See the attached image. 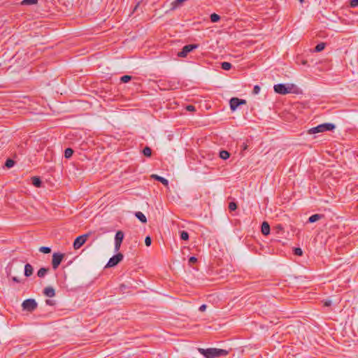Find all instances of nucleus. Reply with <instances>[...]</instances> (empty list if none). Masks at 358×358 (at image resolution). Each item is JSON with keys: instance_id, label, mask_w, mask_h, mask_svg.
Wrapping results in <instances>:
<instances>
[{"instance_id": "17", "label": "nucleus", "mask_w": 358, "mask_h": 358, "mask_svg": "<svg viewBox=\"0 0 358 358\" xmlns=\"http://www.w3.org/2000/svg\"><path fill=\"white\" fill-rule=\"evenodd\" d=\"M49 270V268H41L37 272L38 277L43 278L48 273Z\"/></svg>"}, {"instance_id": "16", "label": "nucleus", "mask_w": 358, "mask_h": 358, "mask_svg": "<svg viewBox=\"0 0 358 358\" xmlns=\"http://www.w3.org/2000/svg\"><path fill=\"white\" fill-rule=\"evenodd\" d=\"M323 216H324L323 215H320V214H314L308 218V222L310 223L315 222L320 220L322 217H323Z\"/></svg>"}, {"instance_id": "6", "label": "nucleus", "mask_w": 358, "mask_h": 358, "mask_svg": "<svg viewBox=\"0 0 358 358\" xmlns=\"http://www.w3.org/2000/svg\"><path fill=\"white\" fill-rule=\"evenodd\" d=\"M199 47L197 44H189L185 45L182 50L178 53V56L180 57H185L189 52Z\"/></svg>"}, {"instance_id": "5", "label": "nucleus", "mask_w": 358, "mask_h": 358, "mask_svg": "<svg viewBox=\"0 0 358 358\" xmlns=\"http://www.w3.org/2000/svg\"><path fill=\"white\" fill-rule=\"evenodd\" d=\"M123 255L120 252L116 254L115 255L113 256L110 259L108 260L106 267H113L118 264L122 259H123Z\"/></svg>"}, {"instance_id": "4", "label": "nucleus", "mask_w": 358, "mask_h": 358, "mask_svg": "<svg viewBox=\"0 0 358 358\" xmlns=\"http://www.w3.org/2000/svg\"><path fill=\"white\" fill-rule=\"evenodd\" d=\"M22 306L24 310L31 312L37 308V303L33 299H28L22 302Z\"/></svg>"}, {"instance_id": "42", "label": "nucleus", "mask_w": 358, "mask_h": 358, "mask_svg": "<svg viewBox=\"0 0 358 358\" xmlns=\"http://www.w3.org/2000/svg\"><path fill=\"white\" fill-rule=\"evenodd\" d=\"M330 305V302H326L325 303V306H329Z\"/></svg>"}, {"instance_id": "34", "label": "nucleus", "mask_w": 358, "mask_h": 358, "mask_svg": "<svg viewBox=\"0 0 358 358\" xmlns=\"http://www.w3.org/2000/svg\"><path fill=\"white\" fill-rule=\"evenodd\" d=\"M260 92V87L259 85H255L253 88V94H259Z\"/></svg>"}, {"instance_id": "3", "label": "nucleus", "mask_w": 358, "mask_h": 358, "mask_svg": "<svg viewBox=\"0 0 358 358\" xmlns=\"http://www.w3.org/2000/svg\"><path fill=\"white\" fill-rule=\"evenodd\" d=\"M292 87H293L292 85H291V87H289V86L287 87L285 84L280 83V84L275 85L273 88H274V91L276 93L284 95V94L290 93L292 92Z\"/></svg>"}, {"instance_id": "11", "label": "nucleus", "mask_w": 358, "mask_h": 358, "mask_svg": "<svg viewBox=\"0 0 358 358\" xmlns=\"http://www.w3.org/2000/svg\"><path fill=\"white\" fill-rule=\"evenodd\" d=\"M43 294L48 297H53L55 296V291L52 287H46L43 289Z\"/></svg>"}, {"instance_id": "19", "label": "nucleus", "mask_w": 358, "mask_h": 358, "mask_svg": "<svg viewBox=\"0 0 358 358\" xmlns=\"http://www.w3.org/2000/svg\"><path fill=\"white\" fill-rule=\"evenodd\" d=\"M219 155L221 159H224V160L227 159L230 157L229 152L227 150L220 151Z\"/></svg>"}, {"instance_id": "24", "label": "nucleus", "mask_w": 358, "mask_h": 358, "mask_svg": "<svg viewBox=\"0 0 358 358\" xmlns=\"http://www.w3.org/2000/svg\"><path fill=\"white\" fill-rule=\"evenodd\" d=\"M210 20L212 22H217L220 20V17L219 15L216 14V13H213L210 15Z\"/></svg>"}, {"instance_id": "35", "label": "nucleus", "mask_w": 358, "mask_h": 358, "mask_svg": "<svg viewBox=\"0 0 358 358\" xmlns=\"http://www.w3.org/2000/svg\"><path fill=\"white\" fill-rule=\"evenodd\" d=\"M350 6L352 8H355L358 6V0H351Z\"/></svg>"}, {"instance_id": "18", "label": "nucleus", "mask_w": 358, "mask_h": 358, "mask_svg": "<svg viewBox=\"0 0 358 358\" xmlns=\"http://www.w3.org/2000/svg\"><path fill=\"white\" fill-rule=\"evenodd\" d=\"M31 180H32V184L35 187H40L41 186V180L38 177L34 176L31 178Z\"/></svg>"}, {"instance_id": "20", "label": "nucleus", "mask_w": 358, "mask_h": 358, "mask_svg": "<svg viewBox=\"0 0 358 358\" xmlns=\"http://www.w3.org/2000/svg\"><path fill=\"white\" fill-rule=\"evenodd\" d=\"M38 3V0H23L21 1V5L27 6V5H32L36 4Z\"/></svg>"}, {"instance_id": "38", "label": "nucleus", "mask_w": 358, "mask_h": 358, "mask_svg": "<svg viewBox=\"0 0 358 358\" xmlns=\"http://www.w3.org/2000/svg\"><path fill=\"white\" fill-rule=\"evenodd\" d=\"M206 305H205V304L201 305V306L199 307V310L200 311H201V312L205 311V310H206Z\"/></svg>"}, {"instance_id": "15", "label": "nucleus", "mask_w": 358, "mask_h": 358, "mask_svg": "<svg viewBox=\"0 0 358 358\" xmlns=\"http://www.w3.org/2000/svg\"><path fill=\"white\" fill-rule=\"evenodd\" d=\"M135 216L142 222V223H146L147 222V218L145 216V215L140 211H138L135 213Z\"/></svg>"}, {"instance_id": "33", "label": "nucleus", "mask_w": 358, "mask_h": 358, "mask_svg": "<svg viewBox=\"0 0 358 358\" xmlns=\"http://www.w3.org/2000/svg\"><path fill=\"white\" fill-rule=\"evenodd\" d=\"M45 303L48 306H52L55 305V301L52 299H47Z\"/></svg>"}, {"instance_id": "8", "label": "nucleus", "mask_w": 358, "mask_h": 358, "mask_svg": "<svg viewBox=\"0 0 358 358\" xmlns=\"http://www.w3.org/2000/svg\"><path fill=\"white\" fill-rule=\"evenodd\" d=\"M88 236V234L78 236L73 242L74 249H79L86 242Z\"/></svg>"}, {"instance_id": "13", "label": "nucleus", "mask_w": 358, "mask_h": 358, "mask_svg": "<svg viewBox=\"0 0 358 358\" xmlns=\"http://www.w3.org/2000/svg\"><path fill=\"white\" fill-rule=\"evenodd\" d=\"M262 233L264 235H268L270 233V226L267 222H264L262 224Z\"/></svg>"}, {"instance_id": "40", "label": "nucleus", "mask_w": 358, "mask_h": 358, "mask_svg": "<svg viewBox=\"0 0 358 358\" xmlns=\"http://www.w3.org/2000/svg\"><path fill=\"white\" fill-rule=\"evenodd\" d=\"M282 229V226H281V225H279V226L278 227V229Z\"/></svg>"}, {"instance_id": "22", "label": "nucleus", "mask_w": 358, "mask_h": 358, "mask_svg": "<svg viewBox=\"0 0 358 358\" xmlns=\"http://www.w3.org/2000/svg\"><path fill=\"white\" fill-rule=\"evenodd\" d=\"M324 48H325V43H318L315 48V52H320V51L323 50L324 49Z\"/></svg>"}, {"instance_id": "9", "label": "nucleus", "mask_w": 358, "mask_h": 358, "mask_svg": "<svg viewBox=\"0 0 358 358\" xmlns=\"http://www.w3.org/2000/svg\"><path fill=\"white\" fill-rule=\"evenodd\" d=\"M64 254L62 253H54L52 255V268L54 269H57L59 264H61L63 258H64Z\"/></svg>"}, {"instance_id": "10", "label": "nucleus", "mask_w": 358, "mask_h": 358, "mask_svg": "<svg viewBox=\"0 0 358 358\" xmlns=\"http://www.w3.org/2000/svg\"><path fill=\"white\" fill-rule=\"evenodd\" d=\"M124 238V233L122 231H117L115 236V251H119L121 243Z\"/></svg>"}, {"instance_id": "29", "label": "nucleus", "mask_w": 358, "mask_h": 358, "mask_svg": "<svg viewBox=\"0 0 358 358\" xmlns=\"http://www.w3.org/2000/svg\"><path fill=\"white\" fill-rule=\"evenodd\" d=\"M14 164L15 162L13 159H8L6 162L5 166L8 168H11L14 166Z\"/></svg>"}, {"instance_id": "23", "label": "nucleus", "mask_w": 358, "mask_h": 358, "mask_svg": "<svg viewBox=\"0 0 358 358\" xmlns=\"http://www.w3.org/2000/svg\"><path fill=\"white\" fill-rule=\"evenodd\" d=\"M221 67L222 69L228 71V70L231 69V64L229 62H224L222 63Z\"/></svg>"}, {"instance_id": "21", "label": "nucleus", "mask_w": 358, "mask_h": 358, "mask_svg": "<svg viewBox=\"0 0 358 358\" xmlns=\"http://www.w3.org/2000/svg\"><path fill=\"white\" fill-rule=\"evenodd\" d=\"M73 150L70 148H66L64 151V157L66 159H69L73 155Z\"/></svg>"}, {"instance_id": "32", "label": "nucleus", "mask_w": 358, "mask_h": 358, "mask_svg": "<svg viewBox=\"0 0 358 358\" xmlns=\"http://www.w3.org/2000/svg\"><path fill=\"white\" fill-rule=\"evenodd\" d=\"M151 243H152L151 238L148 236H146L145 238V243L146 246H150L151 245Z\"/></svg>"}, {"instance_id": "25", "label": "nucleus", "mask_w": 358, "mask_h": 358, "mask_svg": "<svg viewBox=\"0 0 358 358\" xmlns=\"http://www.w3.org/2000/svg\"><path fill=\"white\" fill-rule=\"evenodd\" d=\"M143 155H144L145 156H146V157H150V156H151V155H152V150H151L149 147L146 146V147H145V148H144V149L143 150Z\"/></svg>"}, {"instance_id": "26", "label": "nucleus", "mask_w": 358, "mask_h": 358, "mask_svg": "<svg viewBox=\"0 0 358 358\" xmlns=\"http://www.w3.org/2000/svg\"><path fill=\"white\" fill-rule=\"evenodd\" d=\"M180 238L183 241H187L189 239V234L185 231H182L180 232Z\"/></svg>"}, {"instance_id": "37", "label": "nucleus", "mask_w": 358, "mask_h": 358, "mask_svg": "<svg viewBox=\"0 0 358 358\" xmlns=\"http://www.w3.org/2000/svg\"><path fill=\"white\" fill-rule=\"evenodd\" d=\"M196 261H197V259L195 257H191L189 259V264H194L195 262H196Z\"/></svg>"}, {"instance_id": "27", "label": "nucleus", "mask_w": 358, "mask_h": 358, "mask_svg": "<svg viewBox=\"0 0 358 358\" xmlns=\"http://www.w3.org/2000/svg\"><path fill=\"white\" fill-rule=\"evenodd\" d=\"M41 252L48 254L51 252V249L49 247L42 246L39 248Z\"/></svg>"}, {"instance_id": "7", "label": "nucleus", "mask_w": 358, "mask_h": 358, "mask_svg": "<svg viewBox=\"0 0 358 358\" xmlns=\"http://www.w3.org/2000/svg\"><path fill=\"white\" fill-rule=\"evenodd\" d=\"M230 108L232 111H234L239 106L246 104L245 99H241L237 97H233L230 99Z\"/></svg>"}, {"instance_id": "12", "label": "nucleus", "mask_w": 358, "mask_h": 358, "mask_svg": "<svg viewBox=\"0 0 358 358\" xmlns=\"http://www.w3.org/2000/svg\"><path fill=\"white\" fill-rule=\"evenodd\" d=\"M33 267L30 264H27L24 266V275L26 277H29L33 274Z\"/></svg>"}, {"instance_id": "31", "label": "nucleus", "mask_w": 358, "mask_h": 358, "mask_svg": "<svg viewBox=\"0 0 358 358\" xmlns=\"http://www.w3.org/2000/svg\"><path fill=\"white\" fill-rule=\"evenodd\" d=\"M294 253L296 255L301 256L303 254L302 250L300 248H295L294 249Z\"/></svg>"}, {"instance_id": "41", "label": "nucleus", "mask_w": 358, "mask_h": 358, "mask_svg": "<svg viewBox=\"0 0 358 358\" xmlns=\"http://www.w3.org/2000/svg\"><path fill=\"white\" fill-rule=\"evenodd\" d=\"M282 229V226H281V225H279V226L278 227V229Z\"/></svg>"}, {"instance_id": "36", "label": "nucleus", "mask_w": 358, "mask_h": 358, "mask_svg": "<svg viewBox=\"0 0 358 358\" xmlns=\"http://www.w3.org/2000/svg\"><path fill=\"white\" fill-rule=\"evenodd\" d=\"M186 109L188 110V111H194L195 110V107L192 105H188L187 107H186Z\"/></svg>"}, {"instance_id": "2", "label": "nucleus", "mask_w": 358, "mask_h": 358, "mask_svg": "<svg viewBox=\"0 0 358 358\" xmlns=\"http://www.w3.org/2000/svg\"><path fill=\"white\" fill-rule=\"evenodd\" d=\"M336 126L332 123H323L317 125V127H312L308 129V133L309 134H313L317 133H322L327 131H332L335 129Z\"/></svg>"}, {"instance_id": "1", "label": "nucleus", "mask_w": 358, "mask_h": 358, "mask_svg": "<svg viewBox=\"0 0 358 358\" xmlns=\"http://www.w3.org/2000/svg\"><path fill=\"white\" fill-rule=\"evenodd\" d=\"M197 350L199 352L206 358L226 357L229 353V350L215 348H209L206 349L199 348Z\"/></svg>"}, {"instance_id": "39", "label": "nucleus", "mask_w": 358, "mask_h": 358, "mask_svg": "<svg viewBox=\"0 0 358 358\" xmlns=\"http://www.w3.org/2000/svg\"><path fill=\"white\" fill-rule=\"evenodd\" d=\"M12 280H13V281H14L15 282H20V280L18 279V278L15 277V276L13 277Z\"/></svg>"}, {"instance_id": "30", "label": "nucleus", "mask_w": 358, "mask_h": 358, "mask_svg": "<svg viewBox=\"0 0 358 358\" xmlns=\"http://www.w3.org/2000/svg\"><path fill=\"white\" fill-rule=\"evenodd\" d=\"M237 208V204L235 203V202H230L229 203V209L231 210V211H234Z\"/></svg>"}, {"instance_id": "14", "label": "nucleus", "mask_w": 358, "mask_h": 358, "mask_svg": "<svg viewBox=\"0 0 358 358\" xmlns=\"http://www.w3.org/2000/svg\"><path fill=\"white\" fill-rule=\"evenodd\" d=\"M152 177L156 180L161 182L164 186L169 185V181L167 179L157 175H152Z\"/></svg>"}, {"instance_id": "28", "label": "nucleus", "mask_w": 358, "mask_h": 358, "mask_svg": "<svg viewBox=\"0 0 358 358\" xmlns=\"http://www.w3.org/2000/svg\"><path fill=\"white\" fill-rule=\"evenodd\" d=\"M131 80V76H128V75L123 76L120 78L121 82L124 83H128Z\"/></svg>"}, {"instance_id": "43", "label": "nucleus", "mask_w": 358, "mask_h": 358, "mask_svg": "<svg viewBox=\"0 0 358 358\" xmlns=\"http://www.w3.org/2000/svg\"><path fill=\"white\" fill-rule=\"evenodd\" d=\"M299 1H300V2H301V3H302L304 0H299Z\"/></svg>"}]
</instances>
